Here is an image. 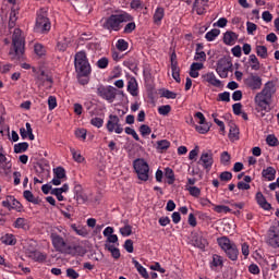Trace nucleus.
Wrapping results in <instances>:
<instances>
[{"mask_svg":"<svg viewBox=\"0 0 279 279\" xmlns=\"http://www.w3.org/2000/svg\"><path fill=\"white\" fill-rule=\"evenodd\" d=\"M194 60L196 62H206V52L204 51V44H196Z\"/></svg>","mask_w":279,"mask_h":279,"instance_id":"5701e85b","label":"nucleus"},{"mask_svg":"<svg viewBox=\"0 0 279 279\" xmlns=\"http://www.w3.org/2000/svg\"><path fill=\"white\" fill-rule=\"evenodd\" d=\"M194 247H198V250H206L208 247V240H206L202 235H195L193 239Z\"/></svg>","mask_w":279,"mask_h":279,"instance_id":"393cba45","label":"nucleus"},{"mask_svg":"<svg viewBox=\"0 0 279 279\" xmlns=\"http://www.w3.org/2000/svg\"><path fill=\"white\" fill-rule=\"evenodd\" d=\"M223 266V258L220 255L215 254L213 256V262L210 263V268L213 267H222Z\"/></svg>","mask_w":279,"mask_h":279,"instance_id":"de8ad7c7","label":"nucleus"},{"mask_svg":"<svg viewBox=\"0 0 279 279\" xmlns=\"http://www.w3.org/2000/svg\"><path fill=\"white\" fill-rule=\"evenodd\" d=\"M171 71L173 80L177 82V84H180V82H182V78H180V66L173 64V66H171Z\"/></svg>","mask_w":279,"mask_h":279,"instance_id":"8fccbe9b","label":"nucleus"},{"mask_svg":"<svg viewBox=\"0 0 279 279\" xmlns=\"http://www.w3.org/2000/svg\"><path fill=\"white\" fill-rule=\"evenodd\" d=\"M54 178H59L63 180V178H66V170H64L63 167H57L53 169Z\"/></svg>","mask_w":279,"mask_h":279,"instance_id":"864d4df0","label":"nucleus"},{"mask_svg":"<svg viewBox=\"0 0 279 279\" xmlns=\"http://www.w3.org/2000/svg\"><path fill=\"white\" fill-rule=\"evenodd\" d=\"M70 151L72 154V158L75 162L82 163L84 160H86L83 156L82 153L75 150V148L70 147Z\"/></svg>","mask_w":279,"mask_h":279,"instance_id":"79ce46f5","label":"nucleus"},{"mask_svg":"<svg viewBox=\"0 0 279 279\" xmlns=\"http://www.w3.org/2000/svg\"><path fill=\"white\" fill-rule=\"evenodd\" d=\"M2 206L3 208L9 210H16L17 213L23 210V205L14 196H7V198L2 201Z\"/></svg>","mask_w":279,"mask_h":279,"instance_id":"2eb2a0df","label":"nucleus"},{"mask_svg":"<svg viewBox=\"0 0 279 279\" xmlns=\"http://www.w3.org/2000/svg\"><path fill=\"white\" fill-rule=\"evenodd\" d=\"M239 39V35H236V33L232 32V31H227L223 34V43L225 45H229L232 46L236 43V40Z\"/></svg>","mask_w":279,"mask_h":279,"instance_id":"b1692460","label":"nucleus"},{"mask_svg":"<svg viewBox=\"0 0 279 279\" xmlns=\"http://www.w3.org/2000/svg\"><path fill=\"white\" fill-rule=\"evenodd\" d=\"M126 90L132 97H138V82L136 81V77L132 76L129 78Z\"/></svg>","mask_w":279,"mask_h":279,"instance_id":"aec40b11","label":"nucleus"},{"mask_svg":"<svg viewBox=\"0 0 279 279\" xmlns=\"http://www.w3.org/2000/svg\"><path fill=\"white\" fill-rule=\"evenodd\" d=\"M23 197L31 204H38V198L34 197V194L29 190L23 192Z\"/></svg>","mask_w":279,"mask_h":279,"instance_id":"a18cd8bd","label":"nucleus"},{"mask_svg":"<svg viewBox=\"0 0 279 279\" xmlns=\"http://www.w3.org/2000/svg\"><path fill=\"white\" fill-rule=\"evenodd\" d=\"M37 80V84H39V86H45V84H50L49 88H51V86L53 85V77L51 75H49L47 72H45V70H40L39 73L36 76Z\"/></svg>","mask_w":279,"mask_h":279,"instance_id":"f3484780","label":"nucleus"},{"mask_svg":"<svg viewBox=\"0 0 279 279\" xmlns=\"http://www.w3.org/2000/svg\"><path fill=\"white\" fill-rule=\"evenodd\" d=\"M34 51L39 58H43V56H45L46 53L45 46H43L41 44H35Z\"/></svg>","mask_w":279,"mask_h":279,"instance_id":"4d7b16f0","label":"nucleus"},{"mask_svg":"<svg viewBox=\"0 0 279 279\" xmlns=\"http://www.w3.org/2000/svg\"><path fill=\"white\" fill-rule=\"evenodd\" d=\"M216 73L221 80H226L228 73H232V60L226 57L220 58L216 63Z\"/></svg>","mask_w":279,"mask_h":279,"instance_id":"1a4fd4ad","label":"nucleus"},{"mask_svg":"<svg viewBox=\"0 0 279 279\" xmlns=\"http://www.w3.org/2000/svg\"><path fill=\"white\" fill-rule=\"evenodd\" d=\"M221 34V31L219 28H213L209 32L206 33L205 38L207 43H213L217 39V37Z\"/></svg>","mask_w":279,"mask_h":279,"instance_id":"f704fd0d","label":"nucleus"},{"mask_svg":"<svg viewBox=\"0 0 279 279\" xmlns=\"http://www.w3.org/2000/svg\"><path fill=\"white\" fill-rule=\"evenodd\" d=\"M50 241L56 252L64 254L66 247H69V243H66V229L57 227L56 230L50 233Z\"/></svg>","mask_w":279,"mask_h":279,"instance_id":"20e7f679","label":"nucleus"},{"mask_svg":"<svg viewBox=\"0 0 279 279\" xmlns=\"http://www.w3.org/2000/svg\"><path fill=\"white\" fill-rule=\"evenodd\" d=\"M186 191H189L192 197H199V195H202V190L197 186H189Z\"/></svg>","mask_w":279,"mask_h":279,"instance_id":"5fc2aeb1","label":"nucleus"},{"mask_svg":"<svg viewBox=\"0 0 279 279\" xmlns=\"http://www.w3.org/2000/svg\"><path fill=\"white\" fill-rule=\"evenodd\" d=\"M232 208H234L233 215L239 217V215H243V211H241V209L245 208V204L244 203H235L232 205Z\"/></svg>","mask_w":279,"mask_h":279,"instance_id":"13d9d810","label":"nucleus"},{"mask_svg":"<svg viewBox=\"0 0 279 279\" xmlns=\"http://www.w3.org/2000/svg\"><path fill=\"white\" fill-rule=\"evenodd\" d=\"M197 165H201V167H203V169L210 171V169H213V165H215V159L213 157V150L202 153V155L197 161Z\"/></svg>","mask_w":279,"mask_h":279,"instance_id":"f8f14e48","label":"nucleus"},{"mask_svg":"<svg viewBox=\"0 0 279 279\" xmlns=\"http://www.w3.org/2000/svg\"><path fill=\"white\" fill-rule=\"evenodd\" d=\"M34 31L37 34H49L51 32V20H49L47 9L41 8L37 11Z\"/></svg>","mask_w":279,"mask_h":279,"instance_id":"39448f33","label":"nucleus"},{"mask_svg":"<svg viewBox=\"0 0 279 279\" xmlns=\"http://www.w3.org/2000/svg\"><path fill=\"white\" fill-rule=\"evenodd\" d=\"M162 19H165V8L157 7L153 14V23L160 27L162 25Z\"/></svg>","mask_w":279,"mask_h":279,"instance_id":"412c9836","label":"nucleus"},{"mask_svg":"<svg viewBox=\"0 0 279 279\" xmlns=\"http://www.w3.org/2000/svg\"><path fill=\"white\" fill-rule=\"evenodd\" d=\"M171 147V142L169 140H160L157 142V151H167Z\"/></svg>","mask_w":279,"mask_h":279,"instance_id":"e433bc0d","label":"nucleus"},{"mask_svg":"<svg viewBox=\"0 0 279 279\" xmlns=\"http://www.w3.org/2000/svg\"><path fill=\"white\" fill-rule=\"evenodd\" d=\"M14 154H23L29 149V144L27 142L17 143L13 147Z\"/></svg>","mask_w":279,"mask_h":279,"instance_id":"c9c22d12","label":"nucleus"},{"mask_svg":"<svg viewBox=\"0 0 279 279\" xmlns=\"http://www.w3.org/2000/svg\"><path fill=\"white\" fill-rule=\"evenodd\" d=\"M130 21H134V16L128 12L111 14L102 21V29H107L108 32H120L121 23H129Z\"/></svg>","mask_w":279,"mask_h":279,"instance_id":"f03ea898","label":"nucleus"},{"mask_svg":"<svg viewBox=\"0 0 279 279\" xmlns=\"http://www.w3.org/2000/svg\"><path fill=\"white\" fill-rule=\"evenodd\" d=\"M71 229L78 235V236H83L86 238L88 236V230L86 229V227H82V226H77L75 223L71 225Z\"/></svg>","mask_w":279,"mask_h":279,"instance_id":"72a5a7b5","label":"nucleus"},{"mask_svg":"<svg viewBox=\"0 0 279 279\" xmlns=\"http://www.w3.org/2000/svg\"><path fill=\"white\" fill-rule=\"evenodd\" d=\"M117 93H119V89L112 85H98L96 90V95L100 97V99L108 101V104L114 102V99H117Z\"/></svg>","mask_w":279,"mask_h":279,"instance_id":"0eeeda50","label":"nucleus"},{"mask_svg":"<svg viewBox=\"0 0 279 279\" xmlns=\"http://www.w3.org/2000/svg\"><path fill=\"white\" fill-rule=\"evenodd\" d=\"M90 125H93L94 128H98V129L104 128V119L95 117L90 120Z\"/></svg>","mask_w":279,"mask_h":279,"instance_id":"69168bd1","label":"nucleus"},{"mask_svg":"<svg viewBox=\"0 0 279 279\" xmlns=\"http://www.w3.org/2000/svg\"><path fill=\"white\" fill-rule=\"evenodd\" d=\"M74 69L76 71V75H81V76L90 75L93 70L90 68V62L88 61L86 51L81 50L75 53Z\"/></svg>","mask_w":279,"mask_h":279,"instance_id":"423d86ee","label":"nucleus"},{"mask_svg":"<svg viewBox=\"0 0 279 279\" xmlns=\"http://www.w3.org/2000/svg\"><path fill=\"white\" fill-rule=\"evenodd\" d=\"M217 243L219 247L223 250V252H226L228 248H230L234 244V242L230 241L228 236L218 238Z\"/></svg>","mask_w":279,"mask_h":279,"instance_id":"bb28decb","label":"nucleus"},{"mask_svg":"<svg viewBox=\"0 0 279 279\" xmlns=\"http://www.w3.org/2000/svg\"><path fill=\"white\" fill-rule=\"evenodd\" d=\"M7 162L8 157H5V150L3 149V146L0 145V174L3 173V169H5L3 165H5Z\"/></svg>","mask_w":279,"mask_h":279,"instance_id":"ea45409f","label":"nucleus"},{"mask_svg":"<svg viewBox=\"0 0 279 279\" xmlns=\"http://www.w3.org/2000/svg\"><path fill=\"white\" fill-rule=\"evenodd\" d=\"M193 10L196 12V14H198L199 16H202V14H204L206 12V9H204L203 7L199 5V0H194L193 3Z\"/></svg>","mask_w":279,"mask_h":279,"instance_id":"680f3d73","label":"nucleus"},{"mask_svg":"<svg viewBox=\"0 0 279 279\" xmlns=\"http://www.w3.org/2000/svg\"><path fill=\"white\" fill-rule=\"evenodd\" d=\"M255 52L263 60L267 59V57L269 56L265 46H256Z\"/></svg>","mask_w":279,"mask_h":279,"instance_id":"49530a36","label":"nucleus"},{"mask_svg":"<svg viewBox=\"0 0 279 279\" xmlns=\"http://www.w3.org/2000/svg\"><path fill=\"white\" fill-rule=\"evenodd\" d=\"M12 47L9 54L13 56L12 60H21L25 53V37L23 36V31L21 28H15L12 35Z\"/></svg>","mask_w":279,"mask_h":279,"instance_id":"7ed1b4c3","label":"nucleus"},{"mask_svg":"<svg viewBox=\"0 0 279 279\" xmlns=\"http://www.w3.org/2000/svg\"><path fill=\"white\" fill-rule=\"evenodd\" d=\"M256 29H258V25H256L253 22H246V32H247L248 36H255Z\"/></svg>","mask_w":279,"mask_h":279,"instance_id":"3c124183","label":"nucleus"},{"mask_svg":"<svg viewBox=\"0 0 279 279\" xmlns=\"http://www.w3.org/2000/svg\"><path fill=\"white\" fill-rule=\"evenodd\" d=\"M171 112V105H162L158 107V113L161 114L162 117H167Z\"/></svg>","mask_w":279,"mask_h":279,"instance_id":"052dcab7","label":"nucleus"},{"mask_svg":"<svg viewBox=\"0 0 279 279\" xmlns=\"http://www.w3.org/2000/svg\"><path fill=\"white\" fill-rule=\"evenodd\" d=\"M106 128L107 132L110 134H112V132L116 134H123V125L121 124V119H119V116L110 114Z\"/></svg>","mask_w":279,"mask_h":279,"instance_id":"9d476101","label":"nucleus"},{"mask_svg":"<svg viewBox=\"0 0 279 279\" xmlns=\"http://www.w3.org/2000/svg\"><path fill=\"white\" fill-rule=\"evenodd\" d=\"M3 245H16V238L12 233H7L0 238Z\"/></svg>","mask_w":279,"mask_h":279,"instance_id":"473e14b6","label":"nucleus"},{"mask_svg":"<svg viewBox=\"0 0 279 279\" xmlns=\"http://www.w3.org/2000/svg\"><path fill=\"white\" fill-rule=\"evenodd\" d=\"M229 140L230 141H239V129L233 126L229 131Z\"/></svg>","mask_w":279,"mask_h":279,"instance_id":"e2e57ef3","label":"nucleus"},{"mask_svg":"<svg viewBox=\"0 0 279 279\" xmlns=\"http://www.w3.org/2000/svg\"><path fill=\"white\" fill-rule=\"evenodd\" d=\"M262 178L266 182H274L276 180V168L269 166L262 171Z\"/></svg>","mask_w":279,"mask_h":279,"instance_id":"4be33fe9","label":"nucleus"},{"mask_svg":"<svg viewBox=\"0 0 279 279\" xmlns=\"http://www.w3.org/2000/svg\"><path fill=\"white\" fill-rule=\"evenodd\" d=\"M266 143L269 145V147H278L279 145L278 137H276L274 134H270L266 137Z\"/></svg>","mask_w":279,"mask_h":279,"instance_id":"603ef678","label":"nucleus"},{"mask_svg":"<svg viewBox=\"0 0 279 279\" xmlns=\"http://www.w3.org/2000/svg\"><path fill=\"white\" fill-rule=\"evenodd\" d=\"M225 253L230 260H236L239 258V248H236V244L229 246Z\"/></svg>","mask_w":279,"mask_h":279,"instance_id":"c85d7f7f","label":"nucleus"},{"mask_svg":"<svg viewBox=\"0 0 279 279\" xmlns=\"http://www.w3.org/2000/svg\"><path fill=\"white\" fill-rule=\"evenodd\" d=\"M203 82L210 84V86H215L216 88L221 87V81L217 78L215 72H207L206 74L202 75Z\"/></svg>","mask_w":279,"mask_h":279,"instance_id":"6ab92c4d","label":"nucleus"},{"mask_svg":"<svg viewBox=\"0 0 279 279\" xmlns=\"http://www.w3.org/2000/svg\"><path fill=\"white\" fill-rule=\"evenodd\" d=\"M132 263L135 269H137L140 276H142V278L149 279V272H147V268L141 265V263H138V260H136L135 258L132 259Z\"/></svg>","mask_w":279,"mask_h":279,"instance_id":"a878e982","label":"nucleus"},{"mask_svg":"<svg viewBox=\"0 0 279 279\" xmlns=\"http://www.w3.org/2000/svg\"><path fill=\"white\" fill-rule=\"evenodd\" d=\"M194 117L199 119V125L195 126L196 132H198V134H208V132H210V124L206 122V117H204V113L198 111L194 114Z\"/></svg>","mask_w":279,"mask_h":279,"instance_id":"4468645a","label":"nucleus"},{"mask_svg":"<svg viewBox=\"0 0 279 279\" xmlns=\"http://www.w3.org/2000/svg\"><path fill=\"white\" fill-rule=\"evenodd\" d=\"M245 86L251 90H260L263 78L258 74L251 73L245 80Z\"/></svg>","mask_w":279,"mask_h":279,"instance_id":"ddd939ff","label":"nucleus"},{"mask_svg":"<svg viewBox=\"0 0 279 279\" xmlns=\"http://www.w3.org/2000/svg\"><path fill=\"white\" fill-rule=\"evenodd\" d=\"M105 250H108V252H110L112 258H114L116 260H119V258H121V251L119 248L114 247V245H112L110 243H106Z\"/></svg>","mask_w":279,"mask_h":279,"instance_id":"7c9ffc66","label":"nucleus"},{"mask_svg":"<svg viewBox=\"0 0 279 279\" xmlns=\"http://www.w3.org/2000/svg\"><path fill=\"white\" fill-rule=\"evenodd\" d=\"M129 47L130 44L125 39H118V41L116 43V48L120 52L128 51Z\"/></svg>","mask_w":279,"mask_h":279,"instance_id":"a19ab883","label":"nucleus"},{"mask_svg":"<svg viewBox=\"0 0 279 279\" xmlns=\"http://www.w3.org/2000/svg\"><path fill=\"white\" fill-rule=\"evenodd\" d=\"M63 254H69L70 256H84V254H86V248L80 244H68V247Z\"/></svg>","mask_w":279,"mask_h":279,"instance_id":"a211bd4d","label":"nucleus"},{"mask_svg":"<svg viewBox=\"0 0 279 279\" xmlns=\"http://www.w3.org/2000/svg\"><path fill=\"white\" fill-rule=\"evenodd\" d=\"M266 243L274 247V250H278L279 247V229L276 227H270L266 234Z\"/></svg>","mask_w":279,"mask_h":279,"instance_id":"9b49d317","label":"nucleus"},{"mask_svg":"<svg viewBox=\"0 0 279 279\" xmlns=\"http://www.w3.org/2000/svg\"><path fill=\"white\" fill-rule=\"evenodd\" d=\"M16 14H19V12H16V10L12 9L10 12V17H9V29H13V27H16V21L19 20Z\"/></svg>","mask_w":279,"mask_h":279,"instance_id":"58836bf2","label":"nucleus"},{"mask_svg":"<svg viewBox=\"0 0 279 279\" xmlns=\"http://www.w3.org/2000/svg\"><path fill=\"white\" fill-rule=\"evenodd\" d=\"M140 134L142 136H149V134H151V128H149L147 124H142L140 126Z\"/></svg>","mask_w":279,"mask_h":279,"instance_id":"338daca9","label":"nucleus"},{"mask_svg":"<svg viewBox=\"0 0 279 279\" xmlns=\"http://www.w3.org/2000/svg\"><path fill=\"white\" fill-rule=\"evenodd\" d=\"M248 65L252 71H260V61H258V57H256V54H250Z\"/></svg>","mask_w":279,"mask_h":279,"instance_id":"2f4dec72","label":"nucleus"},{"mask_svg":"<svg viewBox=\"0 0 279 279\" xmlns=\"http://www.w3.org/2000/svg\"><path fill=\"white\" fill-rule=\"evenodd\" d=\"M14 228L21 229V230H27V219L25 218H17L14 223Z\"/></svg>","mask_w":279,"mask_h":279,"instance_id":"c03bdc74","label":"nucleus"},{"mask_svg":"<svg viewBox=\"0 0 279 279\" xmlns=\"http://www.w3.org/2000/svg\"><path fill=\"white\" fill-rule=\"evenodd\" d=\"M215 213H218L219 215H228V213H232V209L226 205H216L214 207Z\"/></svg>","mask_w":279,"mask_h":279,"instance_id":"09e8293b","label":"nucleus"},{"mask_svg":"<svg viewBox=\"0 0 279 279\" xmlns=\"http://www.w3.org/2000/svg\"><path fill=\"white\" fill-rule=\"evenodd\" d=\"M108 64H110V60L107 57H102L97 61L98 69H108Z\"/></svg>","mask_w":279,"mask_h":279,"instance_id":"0e129e2a","label":"nucleus"},{"mask_svg":"<svg viewBox=\"0 0 279 279\" xmlns=\"http://www.w3.org/2000/svg\"><path fill=\"white\" fill-rule=\"evenodd\" d=\"M276 83L268 81L260 93L255 96V104L257 106V112H260V117H265V112L271 110V98L276 95Z\"/></svg>","mask_w":279,"mask_h":279,"instance_id":"f257e3e1","label":"nucleus"},{"mask_svg":"<svg viewBox=\"0 0 279 279\" xmlns=\"http://www.w3.org/2000/svg\"><path fill=\"white\" fill-rule=\"evenodd\" d=\"M123 66H126V69L133 73H136L138 71V61H136L134 58H130L123 61Z\"/></svg>","mask_w":279,"mask_h":279,"instance_id":"cd10ccee","label":"nucleus"},{"mask_svg":"<svg viewBox=\"0 0 279 279\" xmlns=\"http://www.w3.org/2000/svg\"><path fill=\"white\" fill-rule=\"evenodd\" d=\"M165 177L167 178L168 184H173L175 182V173L173 172V169L166 168Z\"/></svg>","mask_w":279,"mask_h":279,"instance_id":"37998d69","label":"nucleus"},{"mask_svg":"<svg viewBox=\"0 0 279 279\" xmlns=\"http://www.w3.org/2000/svg\"><path fill=\"white\" fill-rule=\"evenodd\" d=\"M26 256L34 260V263H46L47 254L38 251V250H27Z\"/></svg>","mask_w":279,"mask_h":279,"instance_id":"dca6fc26","label":"nucleus"},{"mask_svg":"<svg viewBox=\"0 0 279 279\" xmlns=\"http://www.w3.org/2000/svg\"><path fill=\"white\" fill-rule=\"evenodd\" d=\"M219 179L221 182H230L232 180V172L223 171L220 173Z\"/></svg>","mask_w":279,"mask_h":279,"instance_id":"774afa93","label":"nucleus"},{"mask_svg":"<svg viewBox=\"0 0 279 279\" xmlns=\"http://www.w3.org/2000/svg\"><path fill=\"white\" fill-rule=\"evenodd\" d=\"M230 160H232V156H230V153L222 151L220 155V165L223 167H230Z\"/></svg>","mask_w":279,"mask_h":279,"instance_id":"4c0bfd02","label":"nucleus"},{"mask_svg":"<svg viewBox=\"0 0 279 279\" xmlns=\"http://www.w3.org/2000/svg\"><path fill=\"white\" fill-rule=\"evenodd\" d=\"M133 169L137 174L138 180L147 182L149 180V163L143 158H137L133 161Z\"/></svg>","mask_w":279,"mask_h":279,"instance_id":"6e6552de","label":"nucleus"},{"mask_svg":"<svg viewBox=\"0 0 279 279\" xmlns=\"http://www.w3.org/2000/svg\"><path fill=\"white\" fill-rule=\"evenodd\" d=\"M134 29H136V23L133 21H130L123 29V34H132V32H134Z\"/></svg>","mask_w":279,"mask_h":279,"instance_id":"6e6d98bb","label":"nucleus"},{"mask_svg":"<svg viewBox=\"0 0 279 279\" xmlns=\"http://www.w3.org/2000/svg\"><path fill=\"white\" fill-rule=\"evenodd\" d=\"M120 234L123 236H132V226L131 225H125L122 228H120Z\"/></svg>","mask_w":279,"mask_h":279,"instance_id":"bf43d9fd","label":"nucleus"},{"mask_svg":"<svg viewBox=\"0 0 279 279\" xmlns=\"http://www.w3.org/2000/svg\"><path fill=\"white\" fill-rule=\"evenodd\" d=\"M69 45H71V39L68 37H62L58 43H57V50L64 52L66 49H69Z\"/></svg>","mask_w":279,"mask_h":279,"instance_id":"c756f323","label":"nucleus"}]
</instances>
